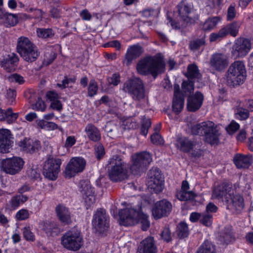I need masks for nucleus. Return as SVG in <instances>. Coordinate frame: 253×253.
<instances>
[{
	"mask_svg": "<svg viewBox=\"0 0 253 253\" xmlns=\"http://www.w3.org/2000/svg\"><path fill=\"white\" fill-rule=\"evenodd\" d=\"M120 223L124 226H132L136 223L141 224L142 229L146 231L150 226L148 216L138 210L132 208V206L127 205V207L119 211Z\"/></svg>",
	"mask_w": 253,
	"mask_h": 253,
	"instance_id": "1",
	"label": "nucleus"
},
{
	"mask_svg": "<svg viewBox=\"0 0 253 253\" xmlns=\"http://www.w3.org/2000/svg\"><path fill=\"white\" fill-rule=\"evenodd\" d=\"M137 72L141 75H151L154 78L164 72L165 64L159 56H148L140 60L136 66Z\"/></svg>",
	"mask_w": 253,
	"mask_h": 253,
	"instance_id": "2",
	"label": "nucleus"
},
{
	"mask_svg": "<svg viewBox=\"0 0 253 253\" xmlns=\"http://www.w3.org/2000/svg\"><path fill=\"white\" fill-rule=\"evenodd\" d=\"M16 51L24 61L29 63L35 61L40 55V51L37 46L25 36L18 38Z\"/></svg>",
	"mask_w": 253,
	"mask_h": 253,
	"instance_id": "3",
	"label": "nucleus"
},
{
	"mask_svg": "<svg viewBox=\"0 0 253 253\" xmlns=\"http://www.w3.org/2000/svg\"><path fill=\"white\" fill-rule=\"evenodd\" d=\"M247 77L245 62L237 60L232 63L226 73L227 84L231 86H236L243 84Z\"/></svg>",
	"mask_w": 253,
	"mask_h": 253,
	"instance_id": "4",
	"label": "nucleus"
},
{
	"mask_svg": "<svg viewBox=\"0 0 253 253\" xmlns=\"http://www.w3.org/2000/svg\"><path fill=\"white\" fill-rule=\"evenodd\" d=\"M108 163L111 166L109 176L112 181H120L126 177L129 166L125 163L120 156H113L109 159Z\"/></svg>",
	"mask_w": 253,
	"mask_h": 253,
	"instance_id": "5",
	"label": "nucleus"
},
{
	"mask_svg": "<svg viewBox=\"0 0 253 253\" xmlns=\"http://www.w3.org/2000/svg\"><path fill=\"white\" fill-rule=\"evenodd\" d=\"M176 146L180 151L188 153L191 157L198 158L204 154V151L201 148V142L186 137L178 138L176 140Z\"/></svg>",
	"mask_w": 253,
	"mask_h": 253,
	"instance_id": "6",
	"label": "nucleus"
},
{
	"mask_svg": "<svg viewBox=\"0 0 253 253\" xmlns=\"http://www.w3.org/2000/svg\"><path fill=\"white\" fill-rule=\"evenodd\" d=\"M123 89L134 100L140 101L145 97L144 85L139 78H134L126 81L124 84Z\"/></svg>",
	"mask_w": 253,
	"mask_h": 253,
	"instance_id": "7",
	"label": "nucleus"
},
{
	"mask_svg": "<svg viewBox=\"0 0 253 253\" xmlns=\"http://www.w3.org/2000/svg\"><path fill=\"white\" fill-rule=\"evenodd\" d=\"M83 238L80 231L72 229L66 232L62 237L61 243L66 249L76 252L83 245Z\"/></svg>",
	"mask_w": 253,
	"mask_h": 253,
	"instance_id": "8",
	"label": "nucleus"
},
{
	"mask_svg": "<svg viewBox=\"0 0 253 253\" xmlns=\"http://www.w3.org/2000/svg\"><path fill=\"white\" fill-rule=\"evenodd\" d=\"M131 160L130 170L134 174H137L150 165L152 161V157L149 152L142 151L132 155Z\"/></svg>",
	"mask_w": 253,
	"mask_h": 253,
	"instance_id": "9",
	"label": "nucleus"
},
{
	"mask_svg": "<svg viewBox=\"0 0 253 253\" xmlns=\"http://www.w3.org/2000/svg\"><path fill=\"white\" fill-rule=\"evenodd\" d=\"M239 188V184L236 183L234 188L229 182H223L217 185L213 190L212 198L225 201L228 203L230 197L234 194L235 189Z\"/></svg>",
	"mask_w": 253,
	"mask_h": 253,
	"instance_id": "10",
	"label": "nucleus"
},
{
	"mask_svg": "<svg viewBox=\"0 0 253 253\" xmlns=\"http://www.w3.org/2000/svg\"><path fill=\"white\" fill-rule=\"evenodd\" d=\"M25 164L24 160L20 157L13 156L1 160L0 167L6 173L15 175L23 169Z\"/></svg>",
	"mask_w": 253,
	"mask_h": 253,
	"instance_id": "11",
	"label": "nucleus"
},
{
	"mask_svg": "<svg viewBox=\"0 0 253 253\" xmlns=\"http://www.w3.org/2000/svg\"><path fill=\"white\" fill-rule=\"evenodd\" d=\"M62 164L61 159L48 158L45 162L43 168V174L44 176L51 180H55L58 176L60 171V166Z\"/></svg>",
	"mask_w": 253,
	"mask_h": 253,
	"instance_id": "12",
	"label": "nucleus"
},
{
	"mask_svg": "<svg viewBox=\"0 0 253 253\" xmlns=\"http://www.w3.org/2000/svg\"><path fill=\"white\" fill-rule=\"evenodd\" d=\"M86 161L82 157L72 158L67 165L64 171V176L70 178L82 172L85 166Z\"/></svg>",
	"mask_w": 253,
	"mask_h": 253,
	"instance_id": "13",
	"label": "nucleus"
},
{
	"mask_svg": "<svg viewBox=\"0 0 253 253\" xmlns=\"http://www.w3.org/2000/svg\"><path fill=\"white\" fill-rule=\"evenodd\" d=\"M148 187L152 191L158 193L164 188V180L161 172L157 168L150 170L148 181Z\"/></svg>",
	"mask_w": 253,
	"mask_h": 253,
	"instance_id": "14",
	"label": "nucleus"
},
{
	"mask_svg": "<svg viewBox=\"0 0 253 253\" xmlns=\"http://www.w3.org/2000/svg\"><path fill=\"white\" fill-rule=\"evenodd\" d=\"M92 225L96 232H102L109 227V216L105 210L98 209L94 213Z\"/></svg>",
	"mask_w": 253,
	"mask_h": 253,
	"instance_id": "15",
	"label": "nucleus"
},
{
	"mask_svg": "<svg viewBox=\"0 0 253 253\" xmlns=\"http://www.w3.org/2000/svg\"><path fill=\"white\" fill-rule=\"evenodd\" d=\"M251 42L249 39L240 38L236 40L232 47V54L236 58L246 56L251 49Z\"/></svg>",
	"mask_w": 253,
	"mask_h": 253,
	"instance_id": "16",
	"label": "nucleus"
},
{
	"mask_svg": "<svg viewBox=\"0 0 253 253\" xmlns=\"http://www.w3.org/2000/svg\"><path fill=\"white\" fill-rule=\"evenodd\" d=\"M176 8L180 19L185 23H192L195 22V18L191 16L194 11L192 3L182 0L177 4Z\"/></svg>",
	"mask_w": 253,
	"mask_h": 253,
	"instance_id": "17",
	"label": "nucleus"
},
{
	"mask_svg": "<svg viewBox=\"0 0 253 253\" xmlns=\"http://www.w3.org/2000/svg\"><path fill=\"white\" fill-rule=\"evenodd\" d=\"M171 210V203L163 199L155 203L152 209V214L155 219H160L169 214Z\"/></svg>",
	"mask_w": 253,
	"mask_h": 253,
	"instance_id": "18",
	"label": "nucleus"
},
{
	"mask_svg": "<svg viewBox=\"0 0 253 253\" xmlns=\"http://www.w3.org/2000/svg\"><path fill=\"white\" fill-rule=\"evenodd\" d=\"M228 65L227 57L224 54L215 53L211 55L210 66L212 69L221 72L225 69Z\"/></svg>",
	"mask_w": 253,
	"mask_h": 253,
	"instance_id": "19",
	"label": "nucleus"
},
{
	"mask_svg": "<svg viewBox=\"0 0 253 253\" xmlns=\"http://www.w3.org/2000/svg\"><path fill=\"white\" fill-rule=\"evenodd\" d=\"M81 192L87 206L86 209H88L95 202L93 188L88 182L83 181L81 183Z\"/></svg>",
	"mask_w": 253,
	"mask_h": 253,
	"instance_id": "20",
	"label": "nucleus"
},
{
	"mask_svg": "<svg viewBox=\"0 0 253 253\" xmlns=\"http://www.w3.org/2000/svg\"><path fill=\"white\" fill-rule=\"evenodd\" d=\"M11 131L6 128L0 129V152L7 153L12 146Z\"/></svg>",
	"mask_w": 253,
	"mask_h": 253,
	"instance_id": "21",
	"label": "nucleus"
},
{
	"mask_svg": "<svg viewBox=\"0 0 253 253\" xmlns=\"http://www.w3.org/2000/svg\"><path fill=\"white\" fill-rule=\"evenodd\" d=\"M143 52L142 47L138 44L129 46L125 55V62L129 66L132 61L140 56Z\"/></svg>",
	"mask_w": 253,
	"mask_h": 253,
	"instance_id": "22",
	"label": "nucleus"
},
{
	"mask_svg": "<svg viewBox=\"0 0 253 253\" xmlns=\"http://www.w3.org/2000/svg\"><path fill=\"white\" fill-rule=\"evenodd\" d=\"M204 96L200 92H196L194 95L189 97L187 102V109L189 111L195 112L202 105Z\"/></svg>",
	"mask_w": 253,
	"mask_h": 253,
	"instance_id": "23",
	"label": "nucleus"
},
{
	"mask_svg": "<svg viewBox=\"0 0 253 253\" xmlns=\"http://www.w3.org/2000/svg\"><path fill=\"white\" fill-rule=\"evenodd\" d=\"M55 212L61 222L66 224L71 222V213L69 208L64 205H58L55 208Z\"/></svg>",
	"mask_w": 253,
	"mask_h": 253,
	"instance_id": "24",
	"label": "nucleus"
},
{
	"mask_svg": "<svg viewBox=\"0 0 253 253\" xmlns=\"http://www.w3.org/2000/svg\"><path fill=\"white\" fill-rule=\"evenodd\" d=\"M19 146L23 151L33 153L41 148V143L38 140L25 138L19 142Z\"/></svg>",
	"mask_w": 253,
	"mask_h": 253,
	"instance_id": "25",
	"label": "nucleus"
},
{
	"mask_svg": "<svg viewBox=\"0 0 253 253\" xmlns=\"http://www.w3.org/2000/svg\"><path fill=\"white\" fill-rule=\"evenodd\" d=\"M18 61V56L15 54H12L0 60V66L7 71H11L15 68Z\"/></svg>",
	"mask_w": 253,
	"mask_h": 253,
	"instance_id": "26",
	"label": "nucleus"
},
{
	"mask_svg": "<svg viewBox=\"0 0 253 253\" xmlns=\"http://www.w3.org/2000/svg\"><path fill=\"white\" fill-rule=\"evenodd\" d=\"M218 137L219 133L214 123L212 122L211 127L209 128L204 135L205 141L211 145H217L219 143Z\"/></svg>",
	"mask_w": 253,
	"mask_h": 253,
	"instance_id": "27",
	"label": "nucleus"
},
{
	"mask_svg": "<svg viewBox=\"0 0 253 253\" xmlns=\"http://www.w3.org/2000/svg\"><path fill=\"white\" fill-rule=\"evenodd\" d=\"M88 138L93 142L99 141L101 138V135L99 130L94 125L89 124L86 125L84 128Z\"/></svg>",
	"mask_w": 253,
	"mask_h": 253,
	"instance_id": "28",
	"label": "nucleus"
},
{
	"mask_svg": "<svg viewBox=\"0 0 253 253\" xmlns=\"http://www.w3.org/2000/svg\"><path fill=\"white\" fill-rule=\"evenodd\" d=\"M139 253H155V247L153 238L148 237L143 240L138 247Z\"/></svg>",
	"mask_w": 253,
	"mask_h": 253,
	"instance_id": "29",
	"label": "nucleus"
},
{
	"mask_svg": "<svg viewBox=\"0 0 253 253\" xmlns=\"http://www.w3.org/2000/svg\"><path fill=\"white\" fill-rule=\"evenodd\" d=\"M240 26L241 24L240 22L235 21L227 24L222 27L221 29L225 37L228 35L235 37L238 34Z\"/></svg>",
	"mask_w": 253,
	"mask_h": 253,
	"instance_id": "30",
	"label": "nucleus"
},
{
	"mask_svg": "<svg viewBox=\"0 0 253 253\" xmlns=\"http://www.w3.org/2000/svg\"><path fill=\"white\" fill-rule=\"evenodd\" d=\"M234 160L236 166L241 169L248 168L251 165L252 159L249 155L238 154L235 156Z\"/></svg>",
	"mask_w": 253,
	"mask_h": 253,
	"instance_id": "31",
	"label": "nucleus"
},
{
	"mask_svg": "<svg viewBox=\"0 0 253 253\" xmlns=\"http://www.w3.org/2000/svg\"><path fill=\"white\" fill-rule=\"evenodd\" d=\"M212 125V122L211 121L205 122L196 124L192 127L191 132L194 135L204 136L207 131L211 127Z\"/></svg>",
	"mask_w": 253,
	"mask_h": 253,
	"instance_id": "32",
	"label": "nucleus"
},
{
	"mask_svg": "<svg viewBox=\"0 0 253 253\" xmlns=\"http://www.w3.org/2000/svg\"><path fill=\"white\" fill-rule=\"evenodd\" d=\"M236 189L230 199L231 200V204L234 209L237 211H241L244 208V198L241 195L236 194Z\"/></svg>",
	"mask_w": 253,
	"mask_h": 253,
	"instance_id": "33",
	"label": "nucleus"
},
{
	"mask_svg": "<svg viewBox=\"0 0 253 253\" xmlns=\"http://www.w3.org/2000/svg\"><path fill=\"white\" fill-rule=\"evenodd\" d=\"M220 20L219 17L215 16L207 19L202 25V30L207 32L213 30Z\"/></svg>",
	"mask_w": 253,
	"mask_h": 253,
	"instance_id": "34",
	"label": "nucleus"
},
{
	"mask_svg": "<svg viewBox=\"0 0 253 253\" xmlns=\"http://www.w3.org/2000/svg\"><path fill=\"white\" fill-rule=\"evenodd\" d=\"M29 198L25 195H17L13 196L10 201V205L13 209H16L19 207L20 204H24L28 201Z\"/></svg>",
	"mask_w": 253,
	"mask_h": 253,
	"instance_id": "35",
	"label": "nucleus"
},
{
	"mask_svg": "<svg viewBox=\"0 0 253 253\" xmlns=\"http://www.w3.org/2000/svg\"><path fill=\"white\" fill-rule=\"evenodd\" d=\"M185 76L189 79L198 80L201 77L198 66L194 64H190L188 66Z\"/></svg>",
	"mask_w": 253,
	"mask_h": 253,
	"instance_id": "36",
	"label": "nucleus"
},
{
	"mask_svg": "<svg viewBox=\"0 0 253 253\" xmlns=\"http://www.w3.org/2000/svg\"><path fill=\"white\" fill-rule=\"evenodd\" d=\"M38 126L41 129L50 131L59 129L62 131L61 128H59L58 126L55 123L52 122H47L44 120H41L38 123Z\"/></svg>",
	"mask_w": 253,
	"mask_h": 253,
	"instance_id": "37",
	"label": "nucleus"
},
{
	"mask_svg": "<svg viewBox=\"0 0 253 253\" xmlns=\"http://www.w3.org/2000/svg\"><path fill=\"white\" fill-rule=\"evenodd\" d=\"M215 246L210 241H205L200 247L197 253H215Z\"/></svg>",
	"mask_w": 253,
	"mask_h": 253,
	"instance_id": "38",
	"label": "nucleus"
},
{
	"mask_svg": "<svg viewBox=\"0 0 253 253\" xmlns=\"http://www.w3.org/2000/svg\"><path fill=\"white\" fill-rule=\"evenodd\" d=\"M176 196L180 201H188L194 199L196 194L193 191L180 190L176 192Z\"/></svg>",
	"mask_w": 253,
	"mask_h": 253,
	"instance_id": "39",
	"label": "nucleus"
},
{
	"mask_svg": "<svg viewBox=\"0 0 253 253\" xmlns=\"http://www.w3.org/2000/svg\"><path fill=\"white\" fill-rule=\"evenodd\" d=\"M205 44V37H203L200 39H197L191 41L189 43V48L191 50L195 51L204 46Z\"/></svg>",
	"mask_w": 253,
	"mask_h": 253,
	"instance_id": "40",
	"label": "nucleus"
},
{
	"mask_svg": "<svg viewBox=\"0 0 253 253\" xmlns=\"http://www.w3.org/2000/svg\"><path fill=\"white\" fill-rule=\"evenodd\" d=\"M184 107L183 96L174 97L172 104V109L174 112L179 113Z\"/></svg>",
	"mask_w": 253,
	"mask_h": 253,
	"instance_id": "41",
	"label": "nucleus"
},
{
	"mask_svg": "<svg viewBox=\"0 0 253 253\" xmlns=\"http://www.w3.org/2000/svg\"><path fill=\"white\" fill-rule=\"evenodd\" d=\"M220 240L226 245L235 240V237L231 229L225 231L223 235L220 237Z\"/></svg>",
	"mask_w": 253,
	"mask_h": 253,
	"instance_id": "42",
	"label": "nucleus"
},
{
	"mask_svg": "<svg viewBox=\"0 0 253 253\" xmlns=\"http://www.w3.org/2000/svg\"><path fill=\"white\" fill-rule=\"evenodd\" d=\"M177 234L180 238H184L188 236V228L187 224L184 222H181L177 225Z\"/></svg>",
	"mask_w": 253,
	"mask_h": 253,
	"instance_id": "43",
	"label": "nucleus"
},
{
	"mask_svg": "<svg viewBox=\"0 0 253 253\" xmlns=\"http://www.w3.org/2000/svg\"><path fill=\"white\" fill-rule=\"evenodd\" d=\"M23 236L24 238L29 242H34L36 237L34 233L32 231V229L30 226H26L22 229Z\"/></svg>",
	"mask_w": 253,
	"mask_h": 253,
	"instance_id": "44",
	"label": "nucleus"
},
{
	"mask_svg": "<svg viewBox=\"0 0 253 253\" xmlns=\"http://www.w3.org/2000/svg\"><path fill=\"white\" fill-rule=\"evenodd\" d=\"M37 34L38 37L46 39L53 35L52 30L51 29L38 28Z\"/></svg>",
	"mask_w": 253,
	"mask_h": 253,
	"instance_id": "45",
	"label": "nucleus"
},
{
	"mask_svg": "<svg viewBox=\"0 0 253 253\" xmlns=\"http://www.w3.org/2000/svg\"><path fill=\"white\" fill-rule=\"evenodd\" d=\"M5 23L9 26H14L18 22V16L16 14L8 13L5 17Z\"/></svg>",
	"mask_w": 253,
	"mask_h": 253,
	"instance_id": "46",
	"label": "nucleus"
},
{
	"mask_svg": "<svg viewBox=\"0 0 253 253\" xmlns=\"http://www.w3.org/2000/svg\"><path fill=\"white\" fill-rule=\"evenodd\" d=\"M201 215L200 222L206 226H211L212 222V215L206 212L202 213Z\"/></svg>",
	"mask_w": 253,
	"mask_h": 253,
	"instance_id": "47",
	"label": "nucleus"
},
{
	"mask_svg": "<svg viewBox=\"0 0 253 253\" xmlns=\"http://www.w3.org/2000/svg\"><path fill=\"white\" fill-rule=\"evenodd\" d=\"M160 12V9L159 8L156 9L152 8H148L144 9L142 11V15L143 17L146 18L156 17L158 16Z\"/></svg>",
	"mask_w": 253,
	"mask_h": 253,
	"instance_id": "48",
	"label": "nucleus"
},
{
	"mask_svg": "<svg viewBox=\"0 0 253 253\" xmlns=\"http://www.w3.org/2000/svg\"><path fill=\"white\" fill-rule=\"evenodd\" d=\"M5 120L8 124H11L15 122L18 117V113H13L11 108L6 111Z\"/></svg>",
	"mask_w": 253,
	"mask_h": 253,
	"instance_id": "49",
	"label": "nucleus"
},
{
	"mask_svg": "<svg viewBox=\"0 0 253 253\" xmlns=\"http://www.w3.org/2000/svg\"><path fill=\"white\" fill-rule=\"evenodd\" d=\"M54 224L48 221H42L39 223V228L46 233H50L53 231Z\"/></svg>",
	"mask_w": 253,
	"mask_h": 253,
	"instance_id": "50",
	"label": "nucleus"
},
{
	"mask_svg": "<svg viewBox=\"0 0 253 253\" xmlns=\"http://www.w3.org/2000/svg\"><path fill=\"white\" fill-rule=\"evenodd\" d=\"M56 56L54 51L47 52L45 53L42 64L44 66L50 64L55 59Z\"/></svg>",
	"mask_w": 253,
	"mask_h": 253,
	"instance_id": "51",
	"label": "nucleus"
},
{
	"mask_svg": "<svg viewBox=\"0 0 253 253\" xmlns=\"http://www.w3.org/2000/svg\"><path fill=\"white\" fill-rule=\"evenodd\" d=\"M98 90L97 84L94 80L90 81L88 87V95L90 97H93L97 94Z\"/></svg>",
	"mask_w": 253,
	"mask_h": 253,
	"instance_id": "52",
	"label": "nucleus"
},
{
	"mask_svg": "<svg viewBox=\"0 0 253 253\" xmlns=\"http://www.w3.org/2000/svg\"><path fill=\"white\" fill-rule=\"evenodd\" d=\"M30 215L29 211L25 209L18 211L15 215V218L19 221L24 220L28 219Z\"/></svg>",
	"mask_w": 253,
	"mask_h": 253,
	"instance_id": "53",
	"label": "nucleus"
},
{
	"mask_svg": "<svg viewBox=\"0 0 253 253\" xmlns=\"http://www.w3.org/2000/svg\"><path fill=\"white\" fill-rule=\"evenodd\" d=\"M225 38L223 33L220 29L218 32L212 33L210 34L209 40L211 42L220 41Z\"/></svg>",
	"mask_w": 253,
	"mask_h": 253,
	"instance_id": "54",
	"label": "nucleus"
},
{
	"mask_svg": "<svg viewBox=\"0 0 253 253\" xmlns=\"http://www.w3.org/2000/svg\"><path fill=\"white\" fill-rule=\"evenodd\" d=\"M236 118L241 120L247 119L249 116V113L248 110L243 108H238L236 110Z\"/></svg>",
	"mask_w": 253,
	"mask_h": 253,
	"instance_id": "55",
	"label": "nucleus"
},
{
	"mask_svg": "<svg viewBox=\"0 0 253 253\" xmlns=\"http://www.w3.org/2000/svg\"><path fill=\"white\" fill-rule=\"evenodd\" d=\"M151 125V122L149 119H143L142 122L141 127V133L142 135L146 136L148 132V130Z\"/></svg>",
	"mask_w": 253,
	"mask_h": 253,
	"instance_id": "56",
	"label": "nucleus"
},
{
	"mask_svg": "<svg viewBox=\"0 0 253 253\" xmlns=\"http://www.w3.org/2000/svg\"><path fill=\"white\" fill-rule=\"evenodd\" d=\"M182 88L185 93H191L194 90V83L190 81H185L182 83Z\"/></svg>",
	"mask_w": 253,
	"mask_h": 253,
	"instance_id": "57",
	"label": "nucleus"
},
{
	"mask_svg": "<svg viewBox=\"0 0 253 253\" xmlns=\"http://www.w3.org/2000/svg\"><path fill=\"white\" fill-rule=\"evenodd\" d=\"M240 128V125L234 121H232L226 128L227 132L229 134H233Z\"/></svg>",
	"mask_w": 253,
	"mask_h": 253,
	"instance_id": "58",
	"label": "nucleus"
},
{
	"mask_svg": "<svg viewBox=\"0 0 253 253\" xmlns=\"http://www.w3.org/2000/svg\"><path fill=\"white\" fill-rule=\"evenodd\" d=\"M75 82V79L73 78H68L65 77L61 83H59L57 85L62 88H65L68 87L72 86V84Z\"/></svg>",
	"mask_w": 253,
	"mask_h": 253,
	"instance_id": "59",
	"label": "nucleus"
},
{
	"mask_svg": "<svg viewBox=\"0 0 253 253\" xmlns=\"http://www.w3.org/2000/svg\"><path fill=\"white\" fill-rule=\"evenodd\" d=\"M236 15V11L235 9V5L234 4H231L227 9V20L231 21L235 18Z\"/></svg>",
	"mask_w": 253,
	"mask_h": 253,
	"instance_id": "60",
	"label": "nucleus"
},
{
	"mask_svg": "<svg viewBox=\"0 0 253 253\" xmlns=\"http://www.w3.org/2000/svg\"><path fill=\"white\" fill-rule=\"evenodd\" d=\"M151 141L152 143L156 145H162L164 143V140L158 132H154L151 136Z\"/></svg>",
	"mask_w": 253,
	"mask_h": 253,
	"instance_id": "61",
	"label": "nucleus"
},
{
	"mask_svg": "<svg viewBox=\"0 0 253 253\" xmlns=\"http://www.w3.org/2000/svg\"><path fill=\"white\" fill-rule=\"evenodd\" d=\"M108 81L110 84L116 86L120 83V76L117 73L114 74L108 78Z\"/></svg>",
	"mask_w": 253,
	"mask_h": 253,
	"instance_id": "62",
	"label": "nucleus"
},
{
	"mask_svg": "<svg viewBox=\"0 0 253 253\" xmlns=\"http://www.w3.org/2000/svg\"><path fill=\"white\" fill-rule=\"evenodd\" d=\"M8 80L11 82H14L19 84H22L24 82L23 77L17 74L11 75L8 77Z\"/></svg>",
	"mask_w": 253,
	"mask_h": 253,
	"instance_id": "63",
	"label": "nucleus"
},
{
	"mask_svg": "<svg viewBox=\"0 0 253 253\" xmlns=\"http://www.w3.org/2000/svg\"><path fill=\"white\" fill-rule=\"evenodd\" d=\"M95 152L97 159H101L105 154L103 146L101 144H98L95 147Z\"/></svg>",
	"mask_w": 253,
	"mask_h": 253,
	"instance_id": "64",
	"label": "nucleus"
}]
</instances>
